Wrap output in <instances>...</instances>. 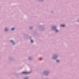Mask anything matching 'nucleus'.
<instances>
[{
  "mask_svg": "<svg viewBox=\"0 0 79 79\" xmlns=\"http://www.w3.org/2000/svg\"><path fill=\"white\" fill-rule=\"evenodd\" d=\"M22 73H24V74H29L30 73V72L27 73L26 72H22Z\"/></svg>",
  "mask_w": 79,
  "mask_h": 79,
  "instance_id": "obj_1",
  "label": "nucleus"
},
{
  "mask_svg": "<svg viewBox=\"0 0 79 79\" xmlns=\"http://www.w3.org/2000/svg\"><path fill=\"white\" fill-rule=\"evenodd\" d=\"M65 26L64 25H61V26H62V27H64Z\"/></svg>",
  "mask_w": 79,
  "mask_h": 79,
  "instance_id": "obj_2",
  "label": "nucleus"
},
{
  "mask_svg": "<svg viewBox=\"0 0 79 79\" xmlns=\"http://www.w3.org/2000/svg\"><path fill=\"white\" fill-rule=\"evenodd\" d=\"M14 29H15V28H12V31H13V30H14Z\"/></svg>",
  "mask_w": 79,
  "mask_h": 79,
  "instance_id": "obj_3",
  "label": "nucleus"
},
{
  "mask_svg": "<svg viewBox=\"0 0 79 79\" xmlns=\"http://www.w3.org/2000/svg\"><path fill=\"white\" fill-rule=\"evenodd\" d=\"M5 31H7V29L5 28Z\"/></svg>",
  "mask_w": 79,
  "mask_h": 79,
  "instance_id": "obj_4",
  "label": "nucleus"
},
{
  "mask_svg": "<svg viewBox=\"0 0 79 79\" xmlns=\"http://www.w3.org/2000/svg\"><path fill=\"white\" fill-rule=\"evenodd\" d=\"M56 32H58V31L57 30H56Z\"/></svg>",
  "mask_w": 79,
  "mask_h": 79,
  "instance_id": "obj_5",
  "label": "nucleus"
},
{
  "mask_svg": "<svg viewBox=\"0 0 79 79\" xmlns=\"http://www.w3.org/2000/svg\"><path fill=\"white\" fill-rule=\"evenodd\" d=\"M31 42H33V41L32 40H31Z\"/></svg>",
  "mask_w": 79,
  "mask_h": 79,
  "instance_id": "obj_6",
  "label": "nucleus"
},
{
  "mask_svg": "<svg viewBox=\"0 0 79 79\" xmlns=\"http://www.w3.org/2000/svg\"><path fill=\"white\" fill-rule=\"evenodd\" d=\"M11 42H13V41L11 40Z\"/></svg>",
  "mask_w": 79,
  "mask_h": 79,
  "instance_id": "obj_7",
  "label": "nucleus"
},
{
  "mask_svg": "<svg viewBox=\"0 0 79 79\" xmlns=\"http://www.w3.org/2000/svg\"><path fill=\"white\" fill-rule=\"evenodd\" d=\"M58 61H58V60H57V62H58Z\"/></svg>",
  "mask_w": 79,
  "mask_h": 79,
  "instance_id": "obj_8",
  "label": "nucleus"
},
{
  "mask_svg": "<svg viewBox=\"0 0 79 79\" xmlns=\"http://www.w3.org/2000/svg\"><path fill=\"white\" fill-rule=\"evenodd\" d=\"M25 79H27V78H25Z\"/></svg>",
  "mask_w": 79,
  "mask_h": 79,
  "instance_id": "obj_9",
  "label": "nucleus"
}]
</instances>
